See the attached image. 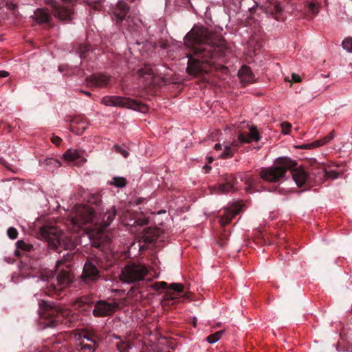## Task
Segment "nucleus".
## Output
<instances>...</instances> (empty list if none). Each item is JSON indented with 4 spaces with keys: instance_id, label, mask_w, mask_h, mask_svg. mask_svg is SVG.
<instances>
[{
    "instance_id": "obj_1",
    "label": "nucleus",
    "mask_w": 352,
    "mask_h": 352,
    "mask_svg": "<svg viewBox=\"0 0 352 352\" xmlns=\"http://www.w3.org/2000/svg\"><path fill=\"white\" fill-rule=\"evenodd\" d=\"M185 45L192 49V54H188L186 72L190 75L199 76L208 72L216 56H226L231 50L228 43L220 41L215 44L212 34L203 26L194 27L184 38Z\"/></svg>"
},
{
    "instance_id": "obj_2",
    "label": "nucleus",
    "mask_w": 352,
    "mask_h": 352,
    "mask_svg": "<svg viewBox=\"0 0 352 352\" xmlns=\"http://www.w3.org/2000/svg\"><path fill=\"white\" fill-rule=\"evenodd\" d=\"M116 215L114 206L106 209L100 205L76 206L72 213V222L73 225L82 228L89 225L92 230L90 237H98L110 226Z\"/></svg>"
},
{
    "instance_id": "obj_3",
    "label": "nucleus",
    "mask_w": 352,
    "mask_h": 352,
    "mask_svg": "<svg viewBox=\"0 0 352 352\" xmlns=\"http://www.w3.org/2000/svg\"><path fill=\"white\" fill-rule=\"evenodd\" d=\"M287 171H290L292 178L298 187L304 186L309 179V174L302 167H297V162L287 157H278L272 166L262 168L259 175L263 180L271 183L283 182Z\"/></svg>"
},
{
    "instance_id": "obj_4",
    "label": "nucleus",
    "mask_w": 352,
    "mask_h": 352,
    "mask_svg": "<svg viewBox=\"0 0 352 352\" xmlns=\"http://www.w3.org/2000/svg\"><path fill=\"white\" fill-rule=\"evenodd\" d=\"M42 237L47 242L51 248L58 250V247L68 250L73 247L71 239L56 226H45L41 228Z\"/></svg>"
},
{
    "instance_id": "obj_5",
    "label": "nucleus",
    "mask_w": 352,
    "mask_h": 352,
    "mask_svg": "<svg viewBox=\"0 0 352 352\" xmlns=\"http://www.w3.org/2000/svg\"><path fill=\"white\" fill-rule=\"evenodd\" d=\"M148 272V268L144 264L132 263L122 268L120 280L126 283H135L144 280Z\"/></svg>"
},
{
    "instance_id": "obj_6",
    "label": "nucleus",
    "mask_w": 352,
    "mask_h": 352,
    "mask_svg": "<svg viewBox=\"0 0 352 352\" xmlns=\"http://www.w3.org/2000/svg\"><path fill=\"white\" fill-rule=\"evenodd\" d=\"M40 307V316L41 318L45 320L44 322L47 327H55L58 324L57 316L55 313L60 314L62 313L63 309L54 302L47 300H40L38 302Z\"/></svg>"
},
{
    "instance_id": "obj_7",
    "label": "nucleus",
    "mask_w": 352,
    "mask_h": 352,
    "mask_svg": "<svg viewBox=\"0 0 352 352\" xmlns=\"http://www.w3.org/2000/svg\"><path fill=\"white\" fill-rule=\"evenodd\" d=\"M67 258H65V260H58L56 264V270L58 272L56 277L54 278L52 277L51 283L48 286V287L55 292H58L63 290L64 288L67 287L72 281V275L68 270H61L58 271V267L60 265H62L65 261H69V258L71 257L69 254H67Z\"/></svg>"
},
{
    "instance_id": "obj_8",
    "label": "nucleus",
    "mask_w": 352,
    "mask_h": 352,
    "mask_svg": "<svg viewBox=\"0 0 352 352\" xmlns=\"http://www.w3.org/2000/svg\"><path fill=\"white\" fill-rule=\"evenodd\" d=\"M44 3L51 7L53 16L63 22H70L73 19L74 10L71 6L61 5L56 0H44Z\"/></svg>"
},
{
    "instance_id": "obj_9",
    "label": "nucleus",
    "mask_w": 352,
    "mask_h": 352,
    "mask_svg": "<svg viewBox=\"0 0 352 352\" xmlns=\"http://www.w3.org/2000/svg\"><path fill=\"white\" fill-rule=\"evenodd\" d=\"M101 102L105 106L118 107L133 110H140L141 105L138 100L117 96H106L101 99Z\"/></svg>"
},
{
    "instance_id": "obj_10",
    "label": "nucleus",
    "mask_w": 352,
    "mask_h": 352,
    "mask_svg": "<svg viewBox=\"0 0 352 352\" xmlns=\"http://www.w3.org/2000/svg\"><path fill=\"white\" fill-rule=\"evenodd\" d=\"M118 307V303L115 301L109 302L106 300H99L94 306L93 314L96 317L109 316L114 313Z\"/></svg>"
},
{
    "instance_id": "obj_11",
    "label": "nucleus",
    "mask_w": 352,
    "mask_h": 352,
    "mask_svg": "<svg viewBox=\"0 0 352 352\" xmlns=\"http://www.w3.org/2000/svg\"><path fill=\"white\" fill-rule=\"evenodd\" d=\"M263 11L269 16L278 21L283 14V7L276 0H270L261 6Z\"/></svg>"
},
{
    "instance_id": "obj_12",
    "label": "nucleus",
    "mask_w": 352,
    "mask_h": 352,
    "mask_svg": "<svg viewBox=\"0 0 352 352\" xmlns=\"http://www.w3.org/2000/svg\"><path fill=\"white\" fill-rule=\"evenodd\" d=\"M222 177L223 182L218 186L217 190V192L227 193L238 190V181L234 175L225 174Z\"/></svg>"
},
{
    "instance_id": "obj_13",
    "label": "nucleus",
    "mask_w": 352,
    "mask_h": 352,
    "mask_svg": "<svg viewBox=\"0 0 352 352\" xmlns=\"http://www.w3.org/2000/svg\"><path fill=\"white\" fill-rule=\"evenodd\" d=\"M99 273L95 264L91 261L87 260L83 267L81 278L86 283L95 282L99 278Z\"/></svg>"
},
{
    "instance_id": "obj_14",
    "label": "nucleus",
    "mask_w": 352,
    "mask_h": 352,
    "mask_svg": "<svg viewBox=\"0 0 352 352\" xmlns=\"http://www.w3.org/2000/svg\"><path fill=\"white\" fill-rule=\"evenodd\" d=\"M129 12V6L128 4L123 0H120L116 3V6L113 8V19L117 23H120L125 19Z\"/></svg>"
},
{
    "instance_id": "obj_15",
    "label": "nucleus",
    "mask_w": 352,
    "mask_h": 352,
    "mask_svg": "<svg viewBox=\"0 0 352 352\" xmlns=\"http://www.w3.org/2000/svg\"><path fill=\"white\" fill-rule=\"evenodd\" d=\"M261 138L257 128L255 126H251L249 128V132H241L238 136L239 142L241 144L250 143L253 141L258 142Z\"/></svg>"
},
{
    "instance_id": "obj_16",
    "label": "nucleus",
    "mask_w": 352,
    "mask_h": 352,
    "mask_svg": "<svg viewBox=\"0 0 352 352\" xmlns=\"http://www.w3.org/2000/svg\"><path fill=\"white\" fill-rule=\"evenodd\" d=\"M111 77L103 74H93L87 78V82L93 87H104L109 84Z\"/></svg>"
},
{
    "instance_id": "obj_17",
    "label": "nucleus",
    "mask_w": 352,
    "mask_h": 352,
    "mask_svg": "<svg viewBox=\"0 0 352 352\" xmlns=\"http://www.w3.org/2000/svg\"><path fill=\"white\" fill-rule=\"evenodd\" d=\"M160 230L156 228H147L144 230L140 243L149 245L155 241L160 236Z\"/></svg>"
},
{
    "instance_id": "obj_18",
    "label": "nucleus",
    "mask_w": 352,
    "mask_h": 352,
    "mask_svg": "<svg viewBox=\"0 0 352 352\" xmlns=\"http://www.w3.org/2000/svg\"><path fill=\"white\" fill-rule=\"evenodd\" d=\"M239 208L234 207L233 208H226L223 211L220 212L219 223L221 226L224 227L229 224L232 219L239 214Z\"/></svg>"
},
{
    "instance_id": "obj_19",
    "label": "nucleus",
    "mask_w": 352,
    "mask_h": 352,
    "mask_svg": "<svg viewBox=\"0 0 352 352\" xmlns=\"http://www.w3.org/2000/svg\"><path fill=\"white\" fill-rule=\"evenodd\" d=\"M32 17L39 24L50 23L52 21V16L46 8H37Z\"/></svg>"
},
{
    "instance_id": "obj_20",
    "label": "nucleus",
    "mask_w": 352,
    "mask_h": 352,
    "mask_svg": "<svg viewBox=\"0 0 352 352\" xmlns=\"http://www.w3.org/2000/svg\"><path fill=\"white\" fill-rule=\"evenodd\" d=\"M239 76L243 85L253 82L254 81V75L250 67L244 65L239 71Z\"/></svg>"
},
{
    "instance_id": "obj_21",
    "label": "nucleus",
    "mask_w": 352,
    "mask_h": 352,
    "mask_svg": "<svg viewBox=\"0 0 352 352\" xmlns=\"http://www.w3.org/2000/svg\"><path fill=\"white\" fill-rule=\"evenodd\" d=\"M333 133L330 132L325 137L320 140H316L311 143L304 144L300 146L302 149H312L314 148L320 147L330 142L333 138Z\"/></svg>"
},
{
    "instance_id": "obj_22",
    "label": "nucleus",
    "mask_w": 352,
    "mask_h": 352,
    "mask_svg": "<svg viewBox=\"0 0 352 352\" xmlns=\"http://www.w3.org/2000/svg\"><path fill=\"white\" fill-rule=\"evenodd\" d=\"M188 288L186 285L177 283V303L190 301L192 293L187 291Z\"/></svg>"
},
{
    "instance_id": "obj_23",
    "label": "nucleus",
    "mask_w": 352,
    "mask_h": 352,
    "mask_svg": "<svg viewBox=\"0 0 352 352\" xmlns=\"http://www.w3.org/2000/svg\"><path fill=\"white\" fill-rule=\"evenodd\" d=\"M63 158L67 162L78 160V163L83 164L87 160L81 156L80 152L76 149H68L64 154Z\"/></svg>"
},
{
    "instance_id": "obj_24",
    "label": "nucleus",
    "mask_w": 352,
    "mask_h": 352,
    "mask_svg": "<svg viewBox=\"0 0 352 352\" xmlns=\"http://www.w3.org/2000/svg\"><path fill=\"white\" fill-rule=\"evenodd\" d=\"M138 75L143 78L147 84H151L154 78V72L151 67L148 65H145L144 67L138 70Z\"/></svg>"
},
{
    "instance_id": "obj_25",
    "label": "nucleus",
    "mask_w": 352,
    "mask_h": 352,
    "mask_svg": "<svg viewBox=\"0 0 352 352\" xmlns=\"http://www.w3.org/2000/svg\"><path fill=\"white\" fill-rule=\"evenodd\" d=\"M239 146L238 142H233L231 146H225L223 151L221 153L219 157L223 159L230 158L233 156L234 151L237 149Z\"/></svg>"
},
{
    "instance_id": "obj_26",
    "label": "nucleus",
    "mask_w": 352,
    "mask_h": 352,
    "mask_svg": "<svg viewBox=\"0 0 352 352\" xmlns=\"http://www.w3.org/2000/svg\"><path fill=\"white\" fill-rule=\"evenodd\" d=\"M321 173L322 174V176L326 178H330L332 179H335L338 178L339 173L334 170H328L324 167H320L318 169V171L317 173Z\"/></svg>"
},
{
    "instance_id": "obj_27",
    "label": "nucleus",
    "mask_w": 352,
    "mask_h": 352,
    "mask_svg": "<svg viewBox=\"0 0 352 352\" xmlns=\"http://www.w3.org/2000/svg\"><path fill=\"white\" fill-rule=\"evenodd\" d=\"M110 184L118 188H123L126 185V179L123 177H114Z\"/></svg>"
},
{
    "instance_id": "obj_28",
    "label": "nucleus",
    "mask_w": 352,
    "mask_h": 352,
    "mask_svg": "<svg viewBox=\"0 0 352 352\" xmlns=\"http://www.w3.org/2000/svg\"><path fill=\"white\" fill-rule=\"evenodd\" d=\"M16 246L18 249H20V250H24L25 252H30L32 250L33 248V246L32 245L30 244V243H26L25 241H24L23 240H19L16 243Z\"/></svg>"
},
{
    "instance_id": "obj_29",
    "label": "nucleus",
    "mask_w": 352,
    "mask_h": 352,
    "mask_svg": "<svg viewBox=\"0 0 352 352\" xmlns=\"http://www.w3.org/2000/svg\"><path fill=\"white\" fill-rule=\"evenodd\" d=\"M223 333V331H217L214 333L209 335L207 337L206 340L210 344L215 343L221 338V336Z\"/></svg>"
},
{
    "instance_id": "obj_30",
    "label": "nucleus",
    "mask_w": 352,
    "mask_h": 352,
    "mask_svg": "<svg viewBox=\"0 0 352 352\" xmlns=\"http://www.w3.org/2000/svg\"><path fill=\"white\" fill-rule=\"evenodd\" d=\"M117 348L120 352H129L132 346L129 341H126L118 343Z\"/></svg>"
},
{
    "instance_id": "obj_31",
    "label": "nucleus",
    "mask_w": 352,
    "mask_h": 352,
    "mask_svg": "<svg viewBox=\"0 0 352 352\" xmlns=\"http://www.w3.org/2000/svg\"><path fill=\"white\" fill-rule=\"evenodd\" d=\"M41 164L46 166H53L54 167H59L60 166V162L55 158H47L41 163Z\"/></svg>"
},
{
    "instance_id": "obj_32",
    "label": "nucleus",
    "mask_w": 352,
    "mask_h": 352,
    "mask_svg": "<svg viewBox=\"0 0 352 352\" xmlns=\"http://www.w3.org/2000/svg\"><path fill=\"white\" fill-rule=\"evenodd\" d=\"M241 6H243L248 10H251L256 6H257V2L256 0H240Z\"/></svg>"
},
{
    "instance_id": "obj_33",
    "label": "nucleus",
    "mask_w": 352,
    "mask_h": 352,
    "mask_svg": "<svg viewBox=\"0 0 352 352\" xmlns=\"http://www.w3.org/2000/svg\"><path fill=\"white\" fill-rule=\"evenodd\" d=\"M342 47L349 52H352V38H345L342 41Z\"/></svg>"
},
{
    "instance_id": "obj_34",
    "label": "nucleus",
    "mask_w": 352,
    "mask_h": 352,
    "mask_svg": "<svg viewBox=\"0 0 352 352\" xmlns=\"http://www.w3.org/2000/svg\"><path fill=\"white\" fill-rule=\"evenodd\" d=\"M113 148H114L116 152L121 154L125 158L129 155V153L126 150L122 148L119 145L116 144V145H114Z\"/></svg>"
},
{
    "instance_id": "obj_35",
    "label": "nucleus",
    "mask_w": 352,
    "mask_h": 352,
    "mask_svg": "<svg viewBox=\"0 0 352 352\" xmlns=\"http://www.w3.org/2000/svg\"><path fill=\"white\" fill-rule=\"evenodd\" d=\"M7 234L11 239H15L18 236V232L16 229L13 227H10L8 229Z\"/></svg>"
},
{
    "instance_id": "obj_36",
    "label": "nucleus",
    "mask_w": 352,
    "mask_h": 352,
    "mask_svg": "<svg viewBox=\"0 0 352 352\" xmlns=\"http://www.w3.org/2000/svg\"><path fill=\"white\" fill-rule=\"evenodd\" d=\"M282 132L284 134H288L291 130L292 124L287 122L281 124Z\"/></svg>"
},
{
    "instance_id": "obj_37",
    "label": "nucleus",
    "mask_w": 352,
    "mask_h": 352,
    "mask_svg": "<svg viewBox=\"0 0 352 352\" xmlns=\"http://www.w3.org/2000/svg\"><path fill=\"white\" fill-rule=\"evenodd\" d=\"M245 184H246V190L248 191L250 190L254 186V179L251 178V177H248L246 179V181H245Z\"/></svg>"
},
{
    "instance_id": "obj_38",
    "label": "nucleus",
    "mask_w": 352,
    "mask_h": 352,
    "mask_svg": "<svg viewBox=\"0 0 352 352\" xmlns=\"http://www.w3.org/2000/svg\"><path fill=\"white\" fill-rule=\"evenodd\" d=\"M308 8L309 10L315 14H316L318 12V10L316 8V5L312 2L309 3Z\"/></svg>"
},
{
    "instance_id": "obj_39",
    "label": "nucleus",
    "mask_w": 352,
    "mask_h": 352,
    "mask_svg": "<svg viewBox=\"0 0 352 352\" xmlns=\"http://www.w3.org/2000/svg\"><path fill=\"white\" fill-rule=\"evenodd\" d=\"M0 163L3 164L8 169L13 171V172H16V170L12 168L8 164L7 162H6V160L3 158H0Z\"/></svg>"
},
{
    "instance_id": "obj_40",
    "label": "nucleus",
    "mask_w": 352,
    "mask_h": 352,
    "mask_svg": "<svg viewBox=\"0 0 352 352\" xmlns=\"http://www.w3.org/2000/svg\"><path fill=\"white\" fill-rule=\"evenodd\" d=\"M80 337L81 338L86 339L87 340L93 342L94 343H96V342L93 340L92 337L88 334H80Z\"/></svg>"
},
{
    "instance_id": "obj_41",
    "label": "nucleus",
    "mask_w": 352,
    "mask_h": 352,
    "mask_svg": "<svg viewBox=\"0 0 352 352\" xmlns=\"http://www.w3.org/2000/svg\"><path fill=\"white\" fill-rule=\"evenodd\" d=\"M61 141L62 140L59 137H53L52 138V142L56 145H59Z\"/></svg>"
},
{
    "instance_id": "obj_42",
    "label": "nucleus",
    "mask_w": 352,
    "mask_h": 352,
    "mask_svg": "<svg viewBox=\"0 0 352 352\" xmlns=\"http://www.w3.org/2000/svg\"><path fill=\"white\" fill-rule=\"evenodd\" d=\"M292 80L295 82H298L301 80L300 76L296 74H292Z\"/></svg>"
},
{
    "instance_id": "obj_43",
    "label": "nucleus",
    "mask_w": 352,
    "mask_h": 352,
    "mask_svg": "<svg viewBox=\"0 0 352 352\" xmlns=\"http://www.w3.org/2000/svg\"><path fill=\"white\" fill-rule=\"evenodd\" d=\"M81 349H89V350H92V351H94L95 349L93 347V346H91V344H81Z\"/></svg>"
},
{
    "instance_id": "obj_44",
    "label": "nucleus",
    "mask_w": 352,
    "mask_h": 352,
    "mask_svg": "<svg viewBox=\"0 0 352 352\" xmlns=\"http://www.w3.org/2000/svg\"><path fill=\"white\" fill-rule=\"evenodd\" d=\"M9 76V73L6 71H0V78H6Z\"/></svg>"
},
{
    "instance_id": "obj_45",
    "label": "nucleus",
    "mask_w": 352,
    "mask_h": 352,
    "mask_svg": "<svg viewBox=\"0 0 352 352\" xmlns=\"http://www.w3.org/2000/svg\"><path fill=\"white\" fill-rule=\"evenodd\" d=\"M77 0H61V1L64 3H67V4H71V3H73L74 2L76 1Z\"/></svg>"
},
{
    "instance_id": "obj_46",
    "label": "nucleus",
    "mask_w": 352,
    "mask_h": 352,
    "mask_svg": "<svg viewBox=\"0 0 352 352\" xmlns=\"http://www.w3.org/2000/svg\"><path fill=\"white\" fill-rule=\"evenodd\" d=\"M157 285L160 286L162 288H166L167 286V283L166 282H160L157 283Z\"/></svg>"
},
{
    "instance_id": "obj_47",
    "label": "nucleus",
    "mask_w": 352,
    "mask_h": 352,
    "mask_svg": "<svg viewBox=\"0 0 352 352\" xmlns=\"http://www.w3.org/2000/svg\"><path fill=\"white\" fill-rule=\"evenodd\" d=\"M203 168L205 170L206 173H208L211 169V167L208 165H205Z\"/></svg>"
},
{
    "instance_id": "obj_48",
    "label": "nucleus",
    "mask_w": 352,
    "mask_h": 352,
    "mask_svg": "<svg viewBox=\"0 0 352 352\" xmlns=\"http://www.w3.org/2000/svg\"><path fill=\"white\" fill-rule=\"evenodd\" d=\"M214 149L217 151L221 149V145L220 144H216L214 146Z\"/></svg>"
},
{
    "instance_id": "obj_49",
    "label": "nucleus",
    "mask_w": 352,
    "mask_h": 352,
    "mask_svg": "<svg viewBox=\"0 0 352 352\" xmlns=\"http://www.w3.org/2000/svg\"><path fill=\"white\" fill-rule=\"evenodd\" d=\"M170 287L173 290L176 291V283H172Z\"/></svg>"
},
{
    "instance_id": "obj_50",
    "label": "nucleus",
    "mask_w": 352,
    "mask_h": 352,
    "mask_svg": "<svg viewBox=\"0 0 352 352\" xmlns=\"http://www.w3.org/2000/svg\"><path fill=\"white\" fill-rule=\"evenodd\" d=\"M81 92L86 94L88 96H91V94L89 91H82Z\"/></svg>"
},
{
    "instance_id": "obj_51",
    "label": "nucleus",
    "mask_w": 352,
    "mask_h": 352,
    "mask_svg": "<svg viewBox=\"0 0 352 352\" xmlns=\"http://www.w3.org/2000/svg\"><path fill=\"white\" fill-rule=\"evenodd\" d=\"M208 163H212L213 162V158L212 157H208Z\"/></svg>"
},
{
    "instance_id": "obj_52",
    "label": "nucleus",
    "mask_w": 352,
    "mask_h": 352,
    "mask_svg": "<svg viewBox=\"0 0 352 352\" xmlns=\"http://www.w3.org/2000/svg\"><path fill=\"white\" fill-rule=\"evenodd\" d=\"M93 246L96 247V248H98L99 247V244L96 243H93L92 244Z\"/></svg>"
},
{
    "instance_id": "obj_53",
    "label": "nucleus",
    "mask_w": 352,
    "mask_h": 352,
    "mask_svg": "<svg viewBox=\"0 0 352 352\" xmlns=\"http://www.w3.org/2000/svg\"><path fill=\"white\" fill-rule=\"evenodd\" d=\"M188 208H189V206H186V207H184V209H182V211L184 212L185 210H187L188 209Z\"/></svg>"
},
{
    "instance_id": "obj_54",
    "label": "nucleus",
    "mask_w": 352,
    "mask_h": 352,
    "mask_svg": "<svg viewBox=\"0 0 352 352\" xmlns=\"http://www.w3.org/2000/svg\"><path fill=\"white\" fill-rule=\"evenodd\" d=\"M15 254H16V255H18V254H19L18 250H16V251H15Z\"/></svg>"
},
{
    "instance_id": "obj_55",
    "label": "nucleus",
    "mask_w": 352,
    "mask_h": 352,
    "mask_svg": "<svg viewBox=\"0 0 352 352\" xmlns=\"http://www.w3.org/2000/svg\"><path fill=\"white\" fill-rule=\"evenodd\" d=\"M87 50V47H85V49H84L83 52H85Z\"/></svg>"
},
{
    "instance_id": "obj_56",
    "label": "nucleus",
    "mask_w": 352,
    "mask_h": 352,
    "mask_svg": "<svg viewBox=\"0 0 352 352\" xmlns=\"http://www.w3.org/2000/svg\"><path fill=\"white\" fill-rule=\"evenodd\" d=\"M193 325H194V327H195V325H196V321H195V320H194V322H193Z\"/></svg>"
}]
</instances>
